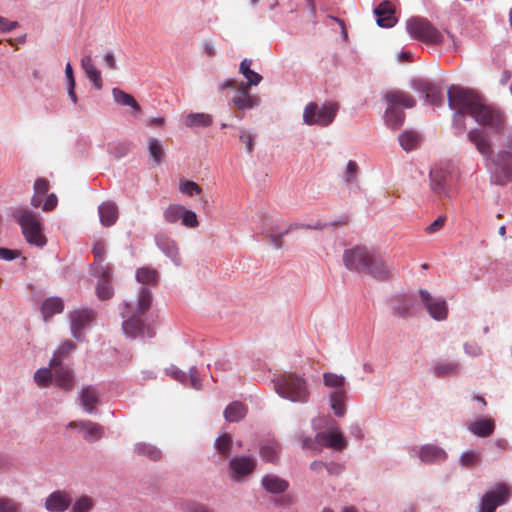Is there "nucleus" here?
<instances>
[{"instance_id": "nucleus-1", "label": "nucleus", "mask_w": 512, "mask_h": 512, "mask_svg": "<svg viewBox=\"0 0 512 512\" xmlns=\"http://www.w3.org/2000/svg\"><path fill=\"white\" fill-rule=\"evenodd\" d=\"M447 97L450 108L456 110L453 121L460 132L465 129L466 114L494 134H501L505 131L507 126L505 111L497 106L484 103L482 98L473 91L451 86L448 88Z\"/></svg>"}, {"instance_id": "nucleus-2", "label": "nucleus", "mask_w": 512, "mask_h": 512, "mask_svg": "<svg viewBox=\"0 0 512 512\" xmlns=\"http://www.w3.org/2000/svg\"><path fill=\"white\" fill-rule=\"evenodd\" d=\"M276 392L292 402L306 403L310 392L305 378L296 373H284L274 380Z\"/></svg>"}, {"instance_id": "nucleus-3", "label": "nucleus", "mask_w": 512, "mask_h": 512, "mask_svg": "<svg viewBox=\"0 0 512 512\" xmlns=\"http://www.w3.org/2000/svg\"><path fill=\"white\" fill-rule=\"evenodd\" d=\"M15 218L29 244L37 247H43L46 244L47 239L42 233V224L36 214L28 210H22L15 213Z\"/></svg>"}, {"instance_id": "nucleus-4", "label": "nucleus", "mask_w": 512, "mask_h": 512, "mask_svg": "<svg viewBox=\"0 0 512 512\" xmlns=\"http://www.w3.org/2000/svg\"><path fill=\"white\" fill-rule=\"evenodd\" d=\"M323 382L325 386L332 390L329 394L331 408L337 416H343L346 411L345 377L336 373L325 372L323 374Z\"/></svg>"}, {"instance_id": "nucleus-5", "label": "nucleus", "mask_w": 512, "mask_h": 512, "mask_svg": "<svg viewBox=\"0 0 512 512\" xmlns=\"http://www.w3.org/2000/svg\"><path fill=\"white\" fill-rule=\"evenodd\" d=\"M337 103H328L322 106L311 102L306 105L303 112V121L307 125L328 126L333 122L338 112Z\"/></svg>"}, {"instance_id": "nucleus-6", "label": "nucleus", "mask_w": 512, "mask_h": 512, "mask_svg": "<svg viewBox=\"0 0 512 512\" xmlns=\"http://www.w3.org/2000/svg\"><path fill=\"white\" fill-rule=\"evenodd\" d=\"M407 31L414 39L426 44H439L443 40L441 32L424 18L414 17L408 20Z\"/></svg>"}, {"instance_id": "nucleus-7", "label": "nucleus", "mask_w": 512, "mask_h": 512, "mask_svg": "<svg viewBox=\"0 0 512 512\" xmlns=\"http://www.w3.org/2000/svg\"><path fill=\"white\" fill-rule=\"evenodd\" d=\"M164 219L170 224L177 223L181 220L182 224L188 228H195L199 225L195 212L186 209L180 204L169 205L163 213Z\"/></svg>"}, {"instance_id": "nucleus-8", "label": "nucleus", "mask_w": 512, "mask_h": 512, "mask_svg": "<svg viewBox=\"0 0 512 512\" xmlns=\"http://www.w3.org/2000/svg\"><path fill=\"white\" fill-rule=\"evenodd\" d=\"M121 315L124 319L122 327L126 335L135 338L138 335H143L145 330H147L148 336L151 337L153 335L151 329L146 328L143 324V315L137 312L131 313L130 306L128 304L124 305Z\"/></svg>"}, {"instance_id": "nucleus-9", "label": "nucleus", "mask_w": 512, "mask_h": 512, "mask_svg": "<svg viewBox=\"0 0 512 512\" xmlns=\"http://www.w3.org/2000/svg\"><path fill=\"white\" fill-rule=\"evenodd\" d=\"M510 496L509 487L500 483L495 489L488 491L481 500L479 512H494L496 508L507 501Z\"/></svg>"}, {"instance_id": "nucleus-10", "label": "nucleus", "mask_w": 512, "mask_h": 512, "mask_svg": "<svg viewBox=\"0 0 512 512\" xmlns=\"http://www.w3.org/2000/svg\"><path fill=\"white\" fill-rule=\"evenodd\" d=\"M372 254L373 252H369L365 247H356L345 250L343 261L348 269L363 272Z\"/></svg>"}, {"instance_id": "nucleus-11", "label": "nucleus", "mask_w": 512, "mask_h": 512, "mask_svg": "<svg viewBox=\"0 0 512 512\" xmlns=\"http://www.w3.org/2000/svg\"><path fill=\"white\" fill-rule=\"evenodd\" d=\"M419 296L432 318L439 321L447 318L448 307L444 299L434 298L424 289L419 291Z\"/></svg>"}, {"instance_id": "nucleus-12", "label": "nucleus", "mask_w": 512, "mask_h": 512, "mask_svg": "<svg viewBox=\"0 0 512 512\" xmlns=\"http://www.w3.org/2000/svg\"><path fill=\"white\" fill-rule=\"evenodd\" d=\"M237 94L233 97L232 103L234 107L239 111L235 113V117L238 119H242L244 114L242 111L245 109H252L259 105L260 98L256 95H251L249 93V89H247V85L241 83L238 87Z\"/></svg>"}, {"instance_id": "nucleus-13", "label": "nucleus", "mask_w": 512, "mask_h": 512, "mask_svg": "<svg viewBox=\"0 0 512 512\" xmlns=\"http://www.w3.org/2000/svg\"><path fill=\"white\" fill-rule=\"evenodd\" d=\"M69 318L72 336L78 341L83 340L82 330L93 321L94 312L90 309H79L71 312Z\"/></svg>"}, {"instance_id": "nucleus-14", "label": "nucleus", "mask_w": 512, "mask_h": 512, "mask_svg": "<svg viewBox=\"0 0 512 512\" xmlns=\"http://www.w3.org/2000/svg\"><path fill=\"white\" fill-rule=\"evenodd\" d=\"M50 366L53 370L56 385L64 390H71L74 386L72 371L68 367H64L57 357H52Z\"/></svg>"}, {"instance_id": "nucleus-15", "label": "nucleus", "mask_w": 512, "mask_h": 512, "mask_svg": "<svg viewBox=\"0 0 512 512\" xmlns=\"http://www.w3.org/2000/svg\"><path fill=\"white\" fill-rule=\"evenodd\" d=\"M68 427L77 429L83 438L89 442H96L103 435L102 426L92 421H72L68 424Z\"/></svg>"}, {"instance_id": "nucleus-16", "label": "nucleus", "mask_w": 512, "mask_h": 512, "mask_svg": "<svg viewBox=\"0 0 512 512\" xmlns=\"http://www.w3.org/2000/svg\"><path fill=\"white\" fill-rule=\"evenodd\" d=\"M315 440L319 444H323L326 447L337 451H342L347 446V442L338 428L331 429L327 432L317 433Z\"/></svg>"}, {"instance_id": "nucleus-17", "label": "nucleus", "mask_w": 512, "mask_h": 512, "mask_svg": "<svg viewBox=\"0 0 512 512\" xmlns=\"http://www.w3.org/2000/svg\"><path fill=\"white\" fill-rule=\"evenodd\" d=\"M95 274L99 277V281L96 286V294L98 298L101 300L110 299L114 294L113 287L111 285V267L100 266V270H98V272L95 271Z\"/></svg>"}, {"instance_id": "nucleus-18", "label": "nucleus", "mask_w": 512, "mask_h": 512, "mask_svg": "<svg viewBox=\"0 0 512 512\" xmlns=\"http://www.w3.org/2000/svg\"><path fill=\"white\" fill-rule=\"evenodd\" d=\"M450 173L447 169L435 167L430 171V188L440 196L447 195Z\"/></svg>"}, {"instance_id": "nucleus-19", "label": "nucleus", "mask_w": 512, "mask_h": 512, "mask_svg": "<svg viewBox=\"0 0 512 512\" xmlns=\"http://www.w3.org/2000/svg\"><path fill=\"white\" fill-rule=\"evenodd\" d=\"M363 272L374 278L384 280L391 277L392 268L379 255L373 253Z\"/></svg>"}, {"instance_id": "nucleus-20", "label": "nucleus", "mask_w": 512, "mask_h": 512, "mask_svg": "<svg viewBox=\"0 0 512 512\" xmlns=\"http://www.w3.org/2000/svg\"><path fill=\"white\" fill-rule=\"evenodd\" d=\"M72 502L70 495L61 490L51 493L45 501V508L49 512H64Z\"/></svg>"}, {"instance_id": "nucleus-21", "label": "nucleus", "mask_w": 512, "mask_h": 512, "mask_svg": "<svg viewBox=\"0 0 512 512\" xmlns=\"http://www.w3.org/2000/svg\"><path fill=\"white\" fill-rule=\"evenodd\" d=\"M377 16V24L380 27L390 28L393 27L397 19L394 15L395 9L391 2L383 1L374 10Z\"/></svg>"}, {"instance_id": "nucleus-22", "label": "nucleus", "mask_w": 512, "mask_h": 512, "mask_svg": "<svg viewBox=\"0 0 512 512\" xmlns=\"http://www.w3.org/2000/svg\"><path fill=\"white\" fill-rule=\"evenodd\" d=\"M384 99L388 103V106L396 108L399 106L403 108H412L416 103L409 93L401 90L388 91L385 94Z\"/></svg>"}, {"instance_id": "nucleus-23", "label": "nucleus", "mask_w": 512, "mask_h": 512, "mask_svg": "<svg viewBox=\"0 0 512 512\" xmlns=\"http://www.w3.org/2000/svg\"><path fill=\"white\" fill-rule=\"evenodd\" d=\"M468 139L473 143L480 154L485 157H489L492 154L491 144L480 129H472L468 132Z\"/></svg>"}, {"instance_id": "nucleus-24", "label": "nucleus", "mask_w": 512, "mask_h": 512, "mask_svg": "<svg viewBox=\"0 0 512 512\" xmlns=\"http://www.w3.org/2000/svg\"><path fill=\"white\" fill-rule=\"evenodd\" d=\"M80 403L87 413H94L99 403L98 391L92 386L84 387L80 392Z\"/></svg>"}, {"instance_id": "nucleus-25", "label": "nucleus", "mask_w": 512, "mask_h": 512, "mask_svg": "<svg viewBox=\"0 0 512 512\" xmlns=\"http://www.w3.org/2000/svg\"><path fill=\"white\" fill-rule=\"evenodd\" d=\"M415 88L425 94L426 101L432 105L441 103V88L425 81H419L415 84Z\"/></svg>"}, {"instance_id": "nucleus-26", "label": "nucleus", "mask_w": 512, "mask_h": 512, "mask_svg": "<svg viewBox=\"0 0 512 512\" xmlns=\"http://www.w3.org/2000/svg\"><path fill=\"white\" fill-rule=\"evenodd\" d=\"M99 218L103 226L109 227L118 219V208L114 202H104L98 207Z\"/></svg>"}, {"instance_id": "nucleus-27", "label": "nucleus", "mask_w": 512, "mask_h": 512, "mask_svg": "<svg viewBox=\"0 0 512 512\" xmlns=\"http://www.w3.org/2000/svg\"><path fill=\"white\" fill-rule=\"evenodd\" d=\"M419 457L424 463H439L446 459V452L435 445H425L420 449Z\"/></svg>"}, {"instance_id": "nucleus-28", "label": "nucleus", "mask_w": 512, "mask_h": 512, "mask_svg": "<svg viewBox=\"0 0 512 512\" xmlns=\"http://www.w3.org/2000/svg\"><path fill=\"white\" fill-rule=\"evenodd\" d=\"M81 68L84 70L88 79L97 89L102 88L101 72L95 67L91 55H85L81 59Z\"/></svg>"}, {"instance_id": "nucleus-29", "label": "nucleus", "mask_w": 512, "mask_h": 512, "mask_svg": "<svg viewBox=\"0 0 512 512\" xmlns=\"http://www.w3.org/2000/svg\"><path fill=\"white\" fill-rule=\"evenodd\" d=\"M230 468L236 476H246L255 469V461L250 457H236L231 459Z\"/></svg>"}, {"instance_id": "nucleus-30", "label": "nucleus", "mask_w": 512, "mask_h": 512, "mask_svg": "<svg viewBox=\"0 0 512 512\" xmlns=\"http://www.w3.org/2000/svg\"><path fill=\"white\" fill-rule=\"evenodd\" d=\"M158 247L169 257L171 260L179 265L180 255L176 242L167 236L160 235L156 238Z\"/></svg>"}, {"instance_id": "nucleus-31", "label": "nucleus", "mask_w": 512, "mask_h": 512, "mask_svg": "<svg viewBox=\"0 0 512 512\" xmlns=\"http://www.w3.org/2000/svg\"><path fill=\"white\" fill-rule=\"evenodd\" d=\"M494 429L495 423L494 420L491 418H481L475 420L469 425V430L479 437L490 436L494 432Z\"/></svg>"}, {"instance_id": "nucleus-32", "label": "nucleus", "mask_w": 512, "mask_h": 512, "mask_svg": "<svg viewBox=\"0 0 512 512\" xmlns=\"http://www.w3.org/2000/svg\"><path fill=\"white\" fill-rule=\"evenodd\" d=\"M64 309V301L60 297L47 298L41 307V312L45 321H48L53 315L59 314Z\"/></svg>"}, {"instance_id": "nucleus-33", "label": "nucleus", "mask_w": 512, "mask_h": 512, "mask_svg": "<svg viewBox=\"0 0 512 512\" xmlns=\"http://www.w3.org/2000/svg\"><path fill=\"white\" fill-rule=\"evenodd\" d=\"M251 65H252V60L246 58V59L242 60V62L240 63V66H239V72L247 80V82L244 83V85H247V89H249L251 86H257L258 84H260V82L263 79L259 73L255 72L251 69Z\"/></svg>"}, {"instance_id": "nucleus-34", "label": "nucleus", "mask_w": 512, "mask_h": 512, "mask_svg": "<svg viewBox=\"0 0 512 512\" xmlns=\"http://www.w3.org/2000/svg\"><path fill=\"white\" fill-rule=\"evenodd\" d=\"M263 487L270 493H282L288 488V482L274 475L262 479Z\"/></svg>"}, {"instance_id": "nucleus-35", "label": "nucleus", "mask_w": 512, "mask_h": 512, "mask_svg": "<svg viewBox=\"0 0 512 512\" xmlns=\"http://www.w3.org/2000/svg\"><path fill=\"white\" fill-rule=\"evenodd\" d=\"M404 119L405 114L402 110L396 107L387 106L385 112V121L390 128H399L404 123Z\"/></svg>"}, {"instance_id": "nucleus-36", "label": "nucleus", "mask_w": 512, "mask_h": 512, "mask_svg": "<svg viewBox=\"0 0 512 512\" xmlns=\"http://www.w3.org/2000/svg\"><path fill=\"white\" fill-rule=\"evenodd\" d=\"M113 99L122 106H129L135 111H140L141 107L134 97L119 88L112 89Z\"/></svg>"}, {"instance_id": "nucleus-37", "label": "nucleus", "mask_w": 512, "mask_h": 512, "mask_svg": "<svg viewBox=\"0 0 512 512\" xmlns=\"http://www.w3.org/2000/svg\"><path fill=\"white\" fill-rule=\"evenodd\" d=\"M245 414L246 407L238 401L229 404L224 411V417L229 422H238L245 416Z\"/></svg>"}, {"instance_id": "nucleus-38", "label": "nucleus", "mask_w": 512, "mask_h": 512, "mask_svg": "<svg viewBox=\"0 0 512 512\" xmlns=\"http://www.w3.org/2000/svg\"><path fill=\"white\" fill-rule=\"evenodd\" d=\"M212 122V116L207 113H191L185 118V125L191 128L208 127Z\"/></svg>"}, {"instance_id": "nucleus-39", "label": "nucleus", "mask_w": 512, "mask_h": 512, "mask_svg": "<svg viewBox=\"0 0 512 512\" xmlns=\"http://www.w3.org/2000/svg\"><path fill=\"white\" fill-rule=\"evenodd\" d=\"M496 165L505 173L508 181L512 180V154L508 151L499 152L495 160Z\"/></svg>"}, {"instance_id": "nucleus-40", "label": "nucleus", "mask_w": 512, "mask_h": 512, "mask_svg": "<svg viewBox=\"0 0 512 512\" xmlns=\"http://www.w3.org/2000/svg\"><path fill=\"white\" fill-rule=\"evenodd\" d=\"M459 364L453 361H440L434 366V373L438 377L456 375L459 371Z\"/></svg>"}, {"instance_id": "nucleus-41", "label": "nucleus", "mask_w": 512, "mask_h": 512, "mask_svg": "<svg viewBox=\"0 0 512 512\" xmlns=\"http://www.w3.org/2000/svg\"><path fill=\"white\" fill-rule=\"evenodd\" d=\"M420 140L419 134L414 131H406L399 136V143L407 152L415 149L419 145Z\"/></svg>"}, {"instance_id": "nucleus-42", "label": "nucleus", "mask_w": 512, "mask_h": 512, "mask_svg": "<svg viewBox=\"0 0 512 512\" xmlns=\"http://www.w3.org/2000/svg\"><path fill=\"white\" fill-rule=\"evenodd\" d=\"M136 279L147 285H155L158 281V273L155 269L142 267L136 271Z\"/></svg>"}, {"instance_id": "nucleus-43", "label": "nucleus", "mask_w": 512, "mask_h": 512, "mask_svg": "<svg viewBox=\"0 0 512 512\" xmlns=\"http://www.w3.org/2000/svg\"><path fill=\"white\" fill-rule=\"evenodd\" d=\"M134 450L138 455L146 456L153 461H157L161 458L160 450L147 443L136 444Z\"/></svg>"}, {"instance_id": "nucleus-44", "label": "nucleus", "mask_w": 512, "mask_h": 512, "mask_svg": "<svg viewBox=\"0 0 512 512\" xmlns=\"http://www.w3.org/2000/svg\"><path fill=\"white\" fill-rule=\"evenodd\" d=\"M148 151L151 159L159 164L165 156V151L161 145V142L157 138H150L148 140Z\"/></svg>"}, {"instance_id": "nucleus-45", "label": "nucleus", "mask_w": 512, "mask_h": 512, "mask_svg": "<svg viewBox=\"0 0 512 512\" xmlns=\"http://www.w3.org/2000/svg\"><path fill=\"white\" fill-rule=\"evenodd\" d=\"M152 302V293L147 288H142L139 292L137 313L144 315L150 308Z\"/></svg>"}, {"instance_id": "nucleus-46", "label": "nucleus", "mask_w": 512, "mask_h": 512, "mask_svg": "<svg viewBox=\"0 0 512 512\" xmlns=\"http://www.w3.org/2000/svg\"><path fill=\"white\" fill-rule=\"evenodd\" d=\"M54 378L52 367L41 368L35 372L34 380L40 387H47Z\"/></svg>"}, {"instance_id": "nucleus-47", "label": "nucleus", "mask_w": 512, "mask_h": 512, "mask_svg": "<svg viewBox=\"0 0 512 512\" xmlns=\"http://www.w3.org/2000/svg\"><path fill=\"white\" fill-rule=\"evenodd\" d=\"M215 446L221 455H223L225 457L230 456L231 447H232V439H231L230 435L228 433H224V434L220 435L216 439Z\"/></svg>"}, {"instance_id": "nucleus-48", "label": "nucleus", "mask_w": 512, "mask_h": 512, "mask_svg": "<svg viewBox=\"0 0 512 512\" xmlns=\"http://www.w3.org/2000/svg\"><path fill=\"white\" fill-rule=\"evenodd\" d=\"M65 76L68 82V95L71 101L76 104L78 101L77 95L75 93V78L73 74V68L70 62L66 64L65 67Z\"/></svg>"}, {"instance_id": "nucleus-49", "label": "nucleus", "mask_w": 512, "mask_h": 512, "mask_svg": "<svg viewBox=\"0 0 512 512\" xmlns=\"http://www.w3.org/2000/svg\"><path fill=\"white\" fill-rule=\"evenodd\" d=\"M179 191L189 196L202 194V188L196 182L189 180L180 181Z\"/></svg>"}, {"instance_id": "nucleus-50", "label": "nucleus", "mask_w": 512, "mask_h": 512, "mask_svg": "<svg viewBox=\"0 0 512 512\" xmlns=\"http://www.w3.org/2000/svg\"><path fill=\"white\" fill-rule=\"evenodd\" d=\"M94 506V501L91 497L82 496L73 505L72 512H89Z\"/></svg>"}, {"instance_id": "nucleus-51", "label": "nucleus", "mask_w": 512, "mask_h": 512, "mask_svg": "<svg viewBox=\"0 0 512 512\" xmlns=\"http://www.w3.org/2000/svg\"><path fill=\"white\" fill-rule=\"evenodd\" d=\"M21 504L8 497L0 498V512H19Z\"/></svg>"}, {"instance_id": "nucleus-52", "label": "nucleus", "mask_w": 512, "mask_h": 512, "mask_svg": "<svg viewBox=\"0 0 512 512\" xmlns=\"http://www.w3.org/2000/svg\"><path fill=\"white\" fill-rule=\"evenodd\" d=\"M93 254H94V258H95V263H94V271H97L100 270V266H104L103 265V260H104V254H105V246L103 243H96L93 247Z\"/></svg>"}, {"instance_id": "nucleus-53", "label": "nucleus", "mask_w": 512, "mask_h": 512, "mask_svg": "<svg viewBox=\"0 0 512 512\" xmlns=\"http://www.w3.org/2000/svg\"><path fill=\"white\" fill-rule=\"evenodd\" d=\"M412 302L399 301L393 306V314L397 317H407L410 315Z\"/></svg>"}, {"instance_id": "nucleus-54", "label": "nucleus", "mask_w": 512, "mask_h": 512, "mask_svg": "<svg viewBox=\"0 0 512 512\" xmlns=\"http://www.w3.org/2000/svg\"><path fill=\"white\" fill-rule=\"evenodd\" d=\"M480 452L466 451L462 454L460 462L462 466L470 467L479 462Z\"/></svg>"}, {"instance_id": "nucleus-55", "label": "nucleus", "mask_w": 512, "mask_h": 512, "mask_svg": "<svg viewBox=\"0 0 512 512\" xmlns=\"http://www.w3.org/2000/svg\"><path fill=\"white\" fill-rule=\"evenodd\" d=\"M260 455L263 460L268 462H275L277 460V450L272 445H265L260 450Z\"/></svg>"}, {"instance_id": "nucleus-56", "label": "nucleus", "mask_w": 512, "mask_h": 512, "mask_svg": "<svg viewBox=\"0 0 512 512\" xmlns=\"http://www.w3.org/2000/svg\"><path fill=\"white\" fill-rule=\"evenodd\" d=\"M357 173H358V165H357V163L355 161H353V160H350L347 163V169H346V173H345V181L347 183L354 182L356 180Z\"/></svg>"}, {"instance_id": "nucleus-57", "label": "nucleus", "mask_w": 512, "mask_h": 512, "mask_svg": "<svg viewBox=\"0 0 512 512\" xmlns=\"http://www.w3.org/2000/svg\"><path fill=\"white\" fill-rule=\"evenodd\" d=\"M239 139L245 144L247 152L251 154L254 150V136L250 132L241 130Z\"/></svg>"}, {"instance_id": "nucleus-58", "label": "nucleus", "mask_w": 512, "mask_h": 512, "mask_svg": "<svg viewBox=\"0 0 512 512\" xmlns=\"http://www.w3.org/2000/svg\"><path fill=\"white\" fill-rule=\"evenodd\" d=\"M75 349V344L71 341H66L61 344V346L55 351L53 357H57L61 360V357L69 354L71 351Z\"/></svg>"}, {"instance_id": "nucleus-59", "label": "nucleus", "mask_w": 512, "mask_h": 512, "mask_svg": "<svg viewBox=\"0 0 512 512\" xmlns=\"http://www.w3.org/2000/svg\"><path fill=\"white\" fill-rule=\"evenodd\" d=\"M49 190V183L44 178H38L34 183V193L46 195Z\"/></svg>"}, {"instance_id": "nucleus-60", "label": "nucleus", "mask_w": 512, "mask_h": 512, "mask_svg": "<svg viewBox=\"0 0 512 512\" xmlns=\"http://www.w3.org/2000/svg\"><path fill=\"white\" fill-rule=\"evenodd\" d=\"M446 218L443 216L438 217L429 226L426 227L425 231L428 234H433L443 228Z\"/></svg>"}, {"instance_id": "nucleus-61", "label": "nucleus", "mask_w": 512, "mask_h": 512, "mask_svg": "<svg viewBox=\"0 0 512 512\" xmlns=\"http://www.w3.org/2000/svg\"><path fill=\"white\" fill-rule=\"evenodd\" d=\"M189 381L192 388L198 390L201 388V380L196 367H191L189 371Z\"/></svg>"}, {"instance_id": "nucleus-62", "label": "nucleus", "mask_w": 512, "mask_h": 512, "mask_svg": "<svg viewBox=\"0 0 512 512\" xmlns=\"http://www.w3.org/2000/svg\"><path fill=\"white\" fill-rule=\"evenodd\" d=\"M464 350L468 355L472 357L479 356L482 352L481 347L475 342L466 343L464 345Z\"/></svg>"}, {"instance_id": "nucleus-63", "label": "nucleus", "mask_w": 512, "mask_h": 512, "mask_svg": "<svg viewBox=\"0 0 512 512\" xmlns=\"http://www.w3.org/2000/svg\"><path fill=\"white\" fill-rule=\"evenodd\" d=\"M18 26V22L9 21L4 17H0V32H9Z\"/></svg>"}, {"instance_id": "nucleus-64", "label": "nucleus", "mask_w": 512, "mask_h": 512, "mask_svg": "<svg viewBox=\"0 0 512 512\" xmlns=\"http://www.w3.org/2000/svg\"><path fill=\"white\" fill-rule=\"evenodd\" d=\"M57 202H58V200H57V197L55 194L47 195L45 202L42 206V209L44 211H51L56 207Z\"/></svg>"}]
</instances>
